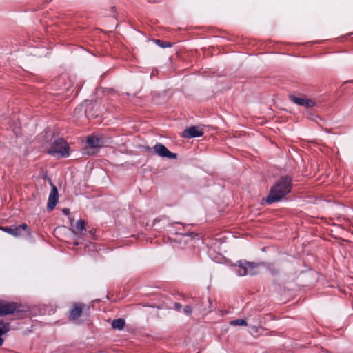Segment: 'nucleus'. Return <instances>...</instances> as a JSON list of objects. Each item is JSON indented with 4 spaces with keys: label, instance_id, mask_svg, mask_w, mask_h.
I'll list each match as a JSON object with an SVG mask.
<instances>
[{
    "label": "nucleus",
    "instance_id": "4468645a",
    "mask_svg": "<svg viewBox=\"0 0 353 353\" xmlns=\"http://www.w3.org/2000/svg\"><path fill=\"white\" fill-rule=\"evenodd\" d=\"M84 229V222L82 220H79L75 224L74 233H80Z\"/></svg>",
    "mask_w": 353,
    "mask_h": 353
},
{
    "label": "nucleus",
    "instance_id": "6ab92c4d",
    "mask_svg": "<svg viewBox=\"0 0 353 353\" xmlns=\"http://www.w3.org/2000/svg\"><path fill=\"white\" fill-rule=\"evenodd\" d=\"M174 307L176 309V310H179L181 307V305L180 303H176L174 305Z\"/></svg>",
    "mask_w": 353,
    "mask_h": 353
},
{
    "label": "nucleus",
    "instance_id": "f8f14e48",
    "mask_svg": "<svg viewBox=\"0 0 353 353\" xmlns=\"http://www.w3.org/2000/svg\"><path fill=\"white\" fill-rule=\"evenodd\" d=\"M9 330V325L8 323H4L3 322H0V346L3 343V339L1 338V336L6 333Z\"/></svg>",
    "mask_w": 353,
    "mask_h": 353
},
{
    "label": "nucleus",
    "instance_id": "7ed1b4c3",
    "mask_svg": "<svg viewBox=\"0 0 353 353\" xmlns=\"http://www.w3.org/2000/svg\"><path fill=\"white\" fill-rule=\"evenodd\" d=\"M69 146L63 139L56 140L48 150V153L57 158L66 157L69 155Z\"/></svg>",
    "mask_w": 353,
    "mask_h": 353
},
{
    "label": "nucleus",
    "instance_id": "f257e3e1",
    "mask_svg": "<svg viewBox=\"0 0 353 353\" xmlns=\"http://www.w3.org/2000/svg\"><path fill=\"white\" fill-rule=\"evenodd\" d=\"M291 179L285 176L281 178L271 188L269 195L266 199L268 203L280 201L288 194L291 190Z\"/></svg>",
    "mask_w": 353,
    "mask_h": 353
},
{
    "label": "nucleus",
    "instance_id": "aec40b11",
    "mask_svg": "<svg viewBox=\"0 0 353 353\" xmlns=\"http://www.w3.org/2000/svg\"><path fill=\"white\" fill-rule=\"evenodd\" d=\"M205 303H206L207 305H208V306H209V307H210V305H211L210 301L209 299H208V300H206V301H205Z\"/></svg>",
    "mask_w": 353,
    "mask_h": 353
},
{
    "label": "nucleus",
    "instance_id": "0eeeda50",
    "mask_svg": "<svg viewBox=\"0 0 353 353\" xmlns=\"http://www.w3.org/2000/svg\"><path fill=\"white\" fill-rule=\"evenodd\" d=\"M58 201V192L57 189L55 186H52L51 192L49 194L48 202L47 208L49 210H52L55 205H57Z\"/></svg>",
    "mask_w": 353,
    "mask_h": 353
},
{
    "label": "nucleus",
    "instance_id": "412c9836",
    "mask_svg": "<svg viewBox=\"0 0 353 353\" xmlns=\"http://www.w3.org/2000/svg\"><path fill=\"white\" fill-rule=\"evenodd\" d=\"M63 212L66 214H68L69 213V210L68 209H63Z\"/></svg>",
    "mask_w": 353,
    "mask_h": 353
},
{
    "label": "nucleus",
    "instance_id": "f03ea898",
    "mask_svg": "<svg viewBox=\"0 0 353 353\" xmlns=\"http://www.w3.org/2000/svg\"><path fill=\"white\" fill-rule=\"evenodd\" d=\"M237 267L236 271L239 276L254 275L260 272L263 265L262 263L256 264L246 261H240L238 262Z\"/></svg>",
    "mask_w": 353,
    "mask_h": 353
},
{
    "label": "nucleus",
    "instance_id": "f3484780",
    "mask_svg": "<svg viewBox=\"0 0 353 353\" xmlns=\"http://www.w3.org/2000/svg\"><path fill=\"white\" fill-rule=\"evenodd\" d=\"M192 307L189 305H185L183 308V312L186 314V315H190L192 314Z\"/></svg>",
    "mask_w": 353,
    "mask_h": 353
},
{
    "label": "nucleus",
    "instance_id": "dca6fc26",
    "mask_svg": "<svg viewBox=\"0 0 353 353\" xmlns=\"http://www.w3.org/2000/svg\"><path fill=\"white\" fill-rule=\"evenodd\" d=\"M155 42L157 45H159V46H161L162 48H166V47L171 46V43H168V42H164L161 40H156Z\"/></svg>",
    "mask_w": 353,
    "mask_h": 353
},
{
    "label": "nucleus",
    "instance_id": "9d476101",
    "mask_svg": "<svg viewBox=\"0 0 353 353\" xmlns=\"http://www.w3.org/2000/svg\"><path fill=\"white\" fill-rule=\"evenodd\" d=\"M87 143L90 148L94 149L102 146L103 143L102 140L99 137L95 136H90L88 137Z\"/></svg>",
    "mask_w": 353,
    "mask_h": 353
},
{
    "label": "nucleus",
    "instance_id": "ddd939ff",
    "mask_svg": "<svg viewBox=\"0 0 353 353\" xmlns=\"http://www.w3.org/2000/svg\"><path fill=\"white\" fill-rule=\"evenodd\" d=\"M125 325V321L122 319L114 320L112 323V326L114 329L122 330Z\"/></svg>",
    "mask_w": 353,
    "mask_h": 353
},
{
    "label": "nucleus",
    "instance_id": "1a4fd4ad",
    "mask_svg": "<svg viewBox=\"0 0 353 353\" xmlns=\"http://www.w3.org/2000/svg\"><path fill=\"white\" fill-rule=\"evenodd\" d=\"M83 307L84 305L74 304L73 308L71 310L70 312L69 319L70 320H76L77 319H78L82 313Z\"/></svg>",
    "mask_w": 353,
    "mask_h": 353
},
{
    "label": "nucleus",
    "instance_id": "9b49d317",
    "mask_svg": "<svg viewBox=\"0 0 353 353\" xmlns=\"http://www.w3.org/2000/svg\"><path fill=\"white\" fill-rule=\"evenodd\" d=\"M14 310L15 306L14 304L0 303V315L9 314Z\"/></svg>",
    "mask_w": 353,
    "mask_h": 353
},
{
    "label": "nucleus",
    "instance_id": "4be33fe9",
    "mask_svg": "<svg viewBox=\"0 0 353 353\" xmlns=\"http://www.w3.org/2000/svg\"><path fill=\"white\" fill-rule=\"evenodd\" d=\"M94 151H87L86 153L88 154H94Z\"/></svg>",
    "mask_w": 353,
    "mask_h": 353
},
{
    "label": "nucleus",
    "instance_id": "a211bd4d",
    "mask_svg": "<svg viewBox=\"0 0 353 353\" xmlns=\"http://www.w3.org/2000/svg\"><path fill=\"white\" fill-rule=\"evenodd\" d=\"M198 310H199V312H205V311H208V309L206 308V307H203V306H199L198 307Z\"/></svg>",
    "mask_w": 353,
    "mask_h": 353
},
{
    "label": "nucleus",
    "instance_id": "2eb2a0df",
    "mask_svg": "<svg viewBox=\"0 0 353 353\" xmlns=\"http://www.w3.org/2000/svg\"><path fill=\"white\" fill-rule=\"evenodd\" d=\"M230 324L233 326L240 325V326H246L247 322L244 319H236L232 321Z\"/></svg>",
    "mask_w": 353,
    "mask_h": 353
},
{
    "label": "nucleus",
    "instance_id": "6e6552de",
    "mask_svg": "<svg viewBox=\"0 0 353 353\" xmlns=\"http://www.w3.org/2000/svg\"><path fill=\"white\" fill-rule=\"evenodd\" d=\"M202 134V130L196 126L187 128L183 132V137L186 138L198 137H201Z\"/></svg>",
    "mask_w": 353,
    "mask_h": 353
},
{
    "label": "nucleus",
    "instance_id": "20e7f679",
    "mask_svg": "<svg viewBox=\"0 0 353 353\" xmlns=\"http://www.w3.org/2000/svg\"><path fill=\"white\" fill-rule=\"evenodd\" d=\"M154 152L159 157L168 159H176L177 155L169 151L167 148L161 144L157 143L153 147Z\"/></svg>",
    "mask_w": 353,
    "mask_h": 353
},
{
    "label": "nucleus",
    "instance_id": "423d86ee",
    "mask_svg": "<svg viewBox=\"0 0 353 353\" xmlns=\"http://www.w3.org/2000/svg\"><path fill=\"white\" fill-rule=\"evenodd\" d=\"M290 99L292 101L299 105L305 106L307 108H311L316 105V102L312 99H307L292 95L290 97Z\"/></svg>",
    "mask_w": 353,
    "mask_h": 353
},
{
    "label": "nucleus",
    "instance_id": "39448f33",
    "mask_svg": "<svg viewBox=\"0 0 353 353\" xmlns=\"http://www.w3.org/2000/svg\"><path fill=\"white\" fill-rule=\"evenodd\" d=\"M27 228H28V225L26 224V223H23L22 225H19V226H15V227H2L1 228V229L14 236H21L22 235V232L23 231H26L27 230Z\"/></svg>",
    "mask_w": 353,
    "mask_h": 353
}]
</instances>
